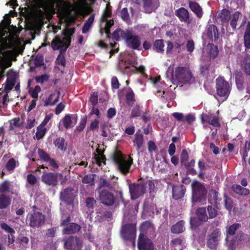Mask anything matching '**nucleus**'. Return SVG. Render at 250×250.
Here are the masks:
<instances>
[{
	"mask_svg": "<svg viewBox=\"0 0 250 250\" xmlns=\"http://www.w3.org/2000/svg\"><path fill=\"white\" fill-rule=\"evenodd\" d=\"M9 23H0V80L4 76V70L12 64L11 56L9 51L14 41V33H9Z\"/></svg>",
	"mask_w": 250,
	"mask_h": 250,
	"instance_id": "f257e3e1",
	"label": "nucleus"
},
{
	"mask_svg": "<svg viewBox=\"0 0 250 250\" xmlns=\"http://www.w3.org/2000/svg\"><path fill=\"white\" fill-rule=\"evenodd\" d=\"M113 36L116 41L124 40L127 46L133 49H137L141 44L139 37L129 30L117 29L114 32Z\"/></svg>",
	"mask_w": 250,
	"mask_h": 250,
	"instance_id": "f03ea898",
	"label": "nucleus"
},
{
	"mask_svg": "<svg viewBox=\"0 0 250 250\" xmlns=\"http://www.w3.org/2000/svg\"><path fill=\"white\" fill-rule=\"evenodd\" d=\"M173 83L178 84H191L195 82V78L191 71L188 68L178 67L172 75Z\"/></svg>",
	"mask_w": 250,
	"mask_h": 250,
	"instance_id": "7ed1b4c3",
	"label": "nucleus"
},
{
	"mask_svg": "<svg viewBox=\"0 0 250 250\" xmlns=\"http://www.w3.org/2000/svg\"><path fill=\"white\" fill-rule=\"evenodd\" d=\"M56 31L54 30L53 32H49L47 33L45 37V41L47 43H50L49 40H51L50 37H53L51 42V46L53 50H59L61 53L66 51L70 43V38L66 35H63L62 37L54 36Z\"/></svg>",
	"mask_w": 250,
	"mask_h": 250,
	"instance_id": "20e7f679",
	"label": "nucleus"
},
{
	"mask_svg": "<svg viewBox=\"0 0 250 250\" xmlns=\"http://www.w3.org/2000/svg\"><path fill=\"white\" fill-rule=\"evenodd\" d=\"M129 188L131 199L135 200L143 195L147 191H153L155 185L152 181H149L145 183L131 184L129 185Z\"/></svg>",
	"mask_w": 250,
	"mask_h": 250,
	"instance_id": "39448f33",
	"label": "nucleus"
},
{
	"mask_svg": "<svg viewBox=\"0 0 250 250\" xmlns=\"http://www.w3.org/2000/svg\"><path fill=\"white\" fill-rule=\"evenodd\" d=\"M17 79V73L12 70L7 73L6 83L2 84L0 88V108L2 107L8 102V93L15 84Z\"/></svg>",
	"mask_w": 250,
	"mask_h": 250,
	"instance_id": "423d86ee",
	"label": "nucleus"
},
{
	"mask_svg": "<svg viewBox=\"0 0 250 250\" xmlns=\"http://www.w3.org/2000/svg\"><path fill=\"white\" fill-rule=\"evenodd\" d=\"M135 64V59L128 56L125 61H120L118 64V69L124 74H127L134 70H137L143 74L145 70V67L144 66L137 67Z\"/></svg>",
	"mask_w": 250,
	"mask_h": 250,
	"instance_id": "0eeeda50",
	"label": "nucleus"
},
{
	"mask_svg": "<svg viewBox=\"0 0 250 250\" xmlns=\"http://www.w3.org/2000/svg\"><path fill=\"white\" fill-rule=\"evenodd\" d=\"M113 160L118 169L123 173H127L132 163L130 157H124L121 152L116 151L113 155Z\"/></svg>",
	"mask_w": 250,
	"mask_h": 250,
	"instance_id": "6e6552de",
	"label": "nucleus"
},
{
	"mask_svg": "<svg viewBox=\"0 0 250 250\" xmlns=\"http://www.w3.org/2000/svg\"><path fill=\"white\" fill-rule=\"evenodd\" d=\"M192 202H201L206 199L207 190L201 183L195 181L192 184Z\"/></svg>",
	"mask_w": 250,
	"mask_h": 250,
	"instance_id": "1a4fd4ad",
	"label": "nucleus"
},
{
	"mask_svg": "<svg viewBox=\"0 0 250 250\" xmlns=\"http://www.w3.org/2000/svg\"><path fill=\"white\" fill-rule=\"evenodd\" d=\"M216 88L217 95L222 98L223 100H226L230 90V86L229 83L223 77H220L216 79Z\"/></svg>",
	"mask_w": 250,
	"mask_h": 250,
	"instance_id": "9d476101",
	"label": "nucleus"
},
{
	"mask_svg": "<svg viewBox=\"0 0 250 250\" xmlns=\"http://www.w3.org/2000/svg\"><path fill=\"white\" fill-rule=\"evenodd\" d=\"M62 178V175L59 173L45 172L42 176V180L46 185L54 187Z\"/></svg>",
	"mask_w": 250,
	"mask_h": 250,
	"instance_id": "9b49d317",
	"label": "nucleus"
},
{
	"mask_svg": "<svg viewBox=\"0 0 250 250\" xmlns=\"http://www.w3.org/2000/svg\"><path fill=\"white\" fill-rule=\"evenodd\" d=\"M136 233V227L134 224H127L123 227L121 230V235L125 240L132 241L133 245L135 246V237Z\"/></svg>",
	"mask_w": 250,
	"mask_h": 250,
	"instance_id": "f8f14e48",
	"label": "nucleus"
},
{
	"mask_svg": "<svg viewBox=\"0 0 250 250\" xmlns=\"http://www.w3.org/2000/svg\"><path fill=\"white\" fill-rule=\"evenodd\" d=\"M30 226L32 227H40L44 224V216L38 211H34L29 215Z\"/></svg>",
	"mask_w": 250,
	"mask_h": 250,
	"instance_id": "ddd939ff",
	"label": "nucleus"
},
{
	"mask_svg": "<svg viewBox=\"0 0 250 250\" xmlns=\"http://www.w3.org/2000/svg\"><path fill=\"white\" fill-rule=\"evenodd\" d=\"M200 118L202 124L208 123L209 125L215 127H219L220 126L219 118L210 113H203L201 115Z\"/></svg>",
	"mask_w": 250,
	"mask_h": 250,
	"instance_id": "4468645a",
	"label": "nucleus"
},
{
	"mask_svg": "<svg viewBox=\"0 0 250 250\" xmlns=\"http://www.w3.org/2000/svg\"><path fill=\"white\" fill-rule=\"evenodd\" d=\"M139 250H153L154 245L152 241L148 239L144 234L140 233L138 243Z\"/></svg>",
	"mask_w": 250,
	"mask_h": 250,
	"instance_id": "2eb2a0df",
	"label": "nucleus"
},
{
	"mask_svg": "<svg viewBox=\"0 0 250 250\" xmlns=\"http://www.w3.org/2000/svg\"><path fill=\"white\" fill-rule=\"evenodd\" d=\"M75 193V190L72 188H68L63 189L61 192L60 199L61 201L70 204L73 202Z\"/></svg>",
	"mask_w": 250,
	"mask_h": 250,
	"instance_id": "dca6fc26",
	"label": "nucleus"
},
{
	"mask_svg": "<svg viewBox=\"0 0 250 250\" xmlns=\"http://www.w3.org/2000/svg\"><path fill=\"white\" fill-rule=\"evenodd\" d=\"M241 227V224L238 223L233 224L232 225L227 227V233L230 235H233L236 231L237 232V239L239 241H244L248 238V236L241 232H238V229Z\"/></svg>",
	"mask_w": 250,
	"mask_h": 250,
	"instance_id": "f3484780",
	"label": "nucleus"
},
{
	"mask_svg": "<svg viewBox=\"0 0 250 250\" xmlns=\"http://www.w3.org/2000/svg\"><path fill=\"white\" fill-rule=\"evenodd\" d=\"M82 241L77 238L70 237L64 243V247L69 250H81Z\"/></svg>",
	"mask_w": 250,
	"mask_h": 250,
	"instance_id": "a211bd4d",
	"label": "nucleus"
},
{
	"mask_svg": "<svg viewBox=\"0 0 250 250\" xmlns=\"http://www.w3.org/2000/svg\"><path fill=\"white\" fill-rule=\"evenodd\" d=\"M101 202L107 206H112L115 202L114 196L109 191L104 190L102 191L99 196Z\"/></svg>",
	"mask_w": 250,
	"mask_h": 250,
	"instance_id": "6ab92c4d",
	"label": "nucleus"
},
{
	"mask_svg": "<svg viewBox=\"0 0 250 250\" xmlns=\"http://www.w3.org/2000/svg\"><path fill=\"white\" fill-rule=\"evenodd\" d=\"M70 219L69 217H67L66 220L62 221V225L66 226L63 229V232L64 234H71L78 232L80 229V227L75 223L68 224Z\"/></svg>",
	"mask_w": 250,
	"mask_h": 250,
	"instance_id": "aec40b11",
	"label": "nucleus"
},
{
	"mask_svg": "<svg viewBox=\"0 0 250 250\" xmlns=\"http://www.w3.org/2000/svg\"><path fill=\"white\" fill-rule=\"evenodd\" d=\"M220 233L218 229H215L209 236L208 245L210 249H214L218 245Z\"/></svg>",
	"mask_w": 250,
	"mask_h": 250,
	"instance_id": "412c9836",
	"label": "nucleus"
},
{
	"mask_svg": "<svg viewBox=\"0 0 250 250\" xmlns=\"http://www.w3.org/2000/svg\"><path fill=\"white\" fill-rule=\"evenodd\" d=\"M110 11L108 9L107 7H106L103 15L102 20L103 21H106L105 26L103 30H104L105 33L107 35L110 34V28L113 25L114 23L112 20H107L108 18L110 17Z\"/></svg>",
	"mask_w": 250,
	"mask_h": 250,
	"instance_id": "4be33fe9",
	"label": "nucleus"
},
{
	"mask_svg": "<svg viewBox=\"0 0 250 250\" xmlns=\"http://www.w3.org/2000/svg\"><path fill=\"white\" fill-rule=\"evenodd\" d=\"M77 117L76 115H66L62 119V124L66 129L74 126L77 123Z\"/></svg>",
	"mask_w": 250,
	"mask_h": 250,
	"instance_id": "5701e85b",
	"label": "nucleus"
},
{
	"mask_svg": "<svg viewBox=\"0 0 250 250\" xmlns=\"http://www.w3.org/2000/svg\"><path fill=\"white\" fill-rule=\"evenodd\" d=\"M186 188L183 186H173L172 188L173 197L175 200L182 198L185 193Z\"/></svg>",
	"mask_w": 250,
	"mask_h": 250,
	"instance_id": "b1692460",
	"label": "nucleus"
},
{
	"mask_svg": "<svg viewBox=\"0 0 250 250\" xmlns=\"http://www.w3.org/2000/svg\"><path fill=\"white\" fill-rule=\"evenodd\" d=\"M100 183V187H106L109 189L114 190L117 189L118 188L117 179L115 181H114L113 182H108L107 180L104 178H101Z\"/></svg>",
	"mask_w": 250,
	"mask_h": 250,
	"instance_id": "393cba45",
	"label": "nucleus"
},
{
	"mask_svg": "<svg viewBox=\"0 0 250 250\" xmlns=\"http://www.w3.org/2000/svg\"><path fill=\"white\" fill-rule=\"evenodd\" d=\"M176 15L179 18L181 21L188 22L189 20V14L187 10L184 8H180L176 11Z\"/></svg>",
	"mask_w": 250,
	"mask_h": 250,
	"instance_id": "a878e982",
	"label": "nucleus"
},
{
	"mask_svg": "<svg viewBox=\"0 0 250 250\" xmlns=\"http://www.w3.org/2000/svg\"><path fill=\"white\" fill-rule=\"evenodd\" d=\"M60 96V92H55L51 94L44 102V106L53 105L58 101Z\"/></svg>",
	"mask_w": 250,
	"mask_h": 250,
	"instance_id": "bb28decb",
	"label": "nucleus"
},
{
	"mask_svg": "<svg viewBox=\"0 0 250 250\" xmlns=\"http://www.w3.org/2000/svg\"><path fill=\"white\" fill-rule=\"evenodd\" d=\"M207 35L209 39L216 40L218 37V33L216 27L214 25H208L207 29Z\"/></svg>",
	"mask_w": 250,
	"mask_h": 250,
	"instance_id": "cd10ccee",
	"label": "nucleus"
},
{
	"mask_svg": "<svg viewBox=\"0 0 250 250\" xmlns=\"http://www.w3.org/2000/svg\"><path fill=\"white\" fill-rule=\"evenodd\" d=\"M11 202V198L3 194H0V209H4L9 206Z\"/></svg>",
	"mask_w": 250,
	"mask_h": 250,
	"instance_id": "c85d7f7f",
	"label": "nucleus"
},
{
	"mask_svg": "<svg viewBox=\"0 0 250 250\" xmlns=\"http://www.w3.org/2000/svg\"><path fill=\"white\" fill-rule=\"evenodd\" d=\"M244 42L247 49H250V21L247 23L244 34Z\"/></svg>",
	"mask_w": 250,
	"mask_h": 250,
	"instance_id": "c756f323",
	"label": "nucleus"
},
{
	"mask_svg": "<svg viewBox=\"0 0 250 250\" xmlns=\"http://www.w3.org/2000/svg\"><path fill=\"white\" fill-rule=\"evenodd\" d=\"M241 16L242 14L239 12H235L231 15L229 18L230 25L233 30L236 29L238 20Z\"/></svg>",
	"mask_w": 250,
	"mask_h": 250,
	"instance_id": "7c9ffc66",
	"label": "nucleus"
},
{
	"mask_svg": "<svg viewBox=\"0 0 250 250\" xmlns=\"http://www.w3.org/2000/svg\"><path fill=\"white\" fill-rule=\"evenodd\" d=\"M86 206L87 209L86 213L87 217L93 212V209L96 204V200L93 198H87L85 200Z\"/></svg>",
	"mask_w": 250,
	"mask_h": 250,
	"instance_id": "2f4dec72",
	"label": "nucleus"
},
{
	"mask_svg": "<svg viewBox=\"0 0 250 250\" xmlns=\"http://www.w3.org/2000/svg\"><path fill=\"white\" fill-rule=\"evenodd\" d=\"M97 154H94V161L99 166H102V164H105V158L103 155V152L98 148L96 149Z\"/></svg>",
	"mask_w": 250,
	"mask_h": 250,
	"instance_id": "473e14b6",
	"label": "nucleus"
},
{
	"mask_svg": "<svg viewBox=\"0 0 250 250\" xmlns=\"http://www.w3.org/2000/svg\"><path fill=\"white\" fill-rule=\"evenodd\" d=\"M205 49L210 58L214 59L218 55L217 48L212 44H208Z\"/></svg>",
	"mask_w": 250,
	"mask_h": 250,
	"instance_id": "72a5a7b5",
	"label": "nucleus"
},
{
	"mask_svg": "<svg viewBox=\"0 0 250 250\" xmlns=\"http://www.w3.org/2000/svg\"><path fill=\"white\" fill-rule=\"evenodd\" d=\"M184 225V222L183 221L177 222L172 226L171 228V232L173 233H180L183 232L185 229Z\"/></svg>",
	"mask_w": 250,
	"mask_h": 250,
	"instance_id": "f704fd0d",
	"label": "nucleus"
},
{
	"mask_svg": "<svg viewBox=\"0 0 250 250\" xmlns=\"http://www.w3.org/2000/svg\"><path fill=\"white\" fill-rule=\"evenodd\" d=\"M9 127L10 130H14L16 128H19L23 124V121L19 118H15L9 121Z\"/></svg>",
	"mask_w": 250,
	"mask_h": 250,
	"instance_id": "c9c22d12",
	"label": "nucleus"
},
{
	"mask_svg": "<svg viewBox=\"0 0 250 250\" xmlns=\"http://www.w3.org/2000/svg\"><path fill=\"white\" fill-rule=\"evenodd\" d=\"M154 228L153 225L149 221H146L142 224L140 227V230L142 234L144 233L151 232L154 231Z\"/></svg>",
	"mask_w": 250,
	"mask_h": 250,
	"instance_id": "e433bc0d",
	"label": "nucleus"
},
{
	"mask_svg": "<svg viewBox=\"0 0 250 250\" xmlns=\"http://www.w3.org/2000/svg\"><path fill=\"white\" fill-rule=\"evenodd\" d=\"M189 6L191 10L194 12L198 17H201L202 16V9L198 3L190 1L189 2Z\"/></svg>",
	"mask_w": 250,
	"mask_h": 250,
	"instance_id": "4c0bfd02",
	"label": "nucleus"
},
{
	"mask_svg": "<svg viewBox=\"0 0 250 250\" xmlns=\"http://www.w3.org/2000/svg\"><path fill=\"white\" fill-rule=\"evenodd\" d=\"M197 215L199 219L203 221H207L208 216L207 214V211L205 208H201L197 210Z\"/></svg>",
	"mask_w": 250,
	"mask_h": 250,
	"instance_id": "58836bf2",
	"label": "nucleus"
},
{
	"mask_svg": "<svg viewBox=\"0 0 250 250\" xmlns=\"http://www.w3.org/2000/svg\"><path fill=\"white\" fill-rule=\"evenodd\" d=\"M134 143L137 149L139 150L141 148L144 143L143 135L141 133H136L134 140Z\"/></svg>",
	"mask_w": 250,
	"mask_h": 250,
	"instance_id": "ea45409f",
	"label": "nucleus"
},
{
	"mask_svg": "<svg viewBox=\"0 0 250 250\" xmlns=\"http://www.w3.org/2000/svg\"><path fill=\"white\" fill-rule=\"evenodd\" d=\"M233 191L241 195H247L249 194V190L247 188H242L240 185H235L232 186Z\"/></svg>",
	"mask_w": 250,
	"mask_h": 250,
	"instance_id": "a19ab883",
	"label": "nucleus"
},
{
	"mask_svg": "<svg viewBox=\"0 0 250 250\" xmlns=\"http://www.w3.org/2000/svg\"><path fill=\"white\" fill-rule=\"evenodd\" d=\"M46 163V164L45 165H42L40 166V167L37 169V170L39 171L40 167L42 168H48V167H49L51 169L57 168L58 167V165L56 163V161L51 158L48 161V162Z\"/></svg>",
	"mask_w": 250,
	"mask_h": 250,
	"instance_id": "79ce46f5",
	"label": "nucleus"
},
{
	"mask_svg": "<svg viewBox=\"0 0 250 250\" xmlns=\"http://www.w3.org/2000/svg\"><path fill=\"white\" fill-rule=\"evenodd\" d=\"M94 21V16L93 15L91 16L88 20L85 22L83 28H82V33L83 34H85L88 32L89 29L91 28V25Z\"/></svg>",
	"mask_w": 250,
	"mask_h": 250,
	"instance_id": "37998d69",
	"label": "nucleus"
},
{
	"mask_svg": "<svg viewBox=\"0 0 250 250\" xmlns=\"http://www.w3.org/2000/svg\"><path fill=\"white\" fill-rule=\"evenodd\" d=\"M54 144L58 149L61 150H65L66 146L65 144V140L63 138L59 137L54 141Z\"/></svg>",
	"mask_w": 250,
	"mask_h": 250,
	"instance_id": "c03bdc74",
	"label": "nucleus"
},
{
	"mask_svg": "<svg viewBox=\"0 0 250 250\" xmlns=\"http://www.w3.org/2000/svg\"><path fill=\"white\" fill-rule=\"evenodd\" d=\"M18 165V162L15 159L11 158L7 162L5 168L8 171H13Z\"/></svg>",
	"mask_w": 250,
	"mask_h": 250,
	"instance_id": "a18cd8bd",
	"label": "nucleus"
},
{
	"mask_svg": "<svg viewBox=\"0 0 250 250\" xmlns=\"http://www.w3.org/2000/svg\"><path fill=\"white\" fill-rule=\"evenodd\" d=\"M195 164V160H192L190 162L187 163L186 162L183 165L185 166L189 173L195 175L196 174V171L193 168Z\"/></svg>",
	"mask_w": 250,
	"mask_h": 250,
	"instance_id": "49530a36",
	"label": "nucleus"
},
{
	"mask_svg": "<svg viewBox=\"0 0 250 250\" xmlns=\"http://www.w3.org/2000/svg\"><path fill=\"white\" fill-rule=\"evenodd\" d=\"M235 82L237 87L238 89L241 90L243 88L244 78L241 73H237L235 76Z\"/></svg>",
	"mask_w": 250,
	"mask_h": 250,
	"instance_id": "de8ad7c7",
	"label": "nucleus"
},
{
	"mask_svg": "<svg viewBox=\"0 0 250 250\" xmlns=\"http://www.w3.org/2000/svg\"><path fill=\"white\" fill-rule=\"evenodd\" d=\"M46 132V128L40 125L37 128V132L36 133V137L37 139L40 140L44 136Z\"/></svg>",
	"mask_w": 250,
	"mask_h": 250,
	"instance_id": "09e8293b",
	"label": "nucleus"
},
{
	"mask_svg": "<svg viewBox=\"0 0 250 250\" xmlns=\"http://www.w3.org/2000/svg\"><path fill=\"white\" fill-rule=\"evenodd\" d=\"M230 16L229 11L227 9H223L220 15L221 20L223 22L228 21Z\"/></svg>",
	"mask_w": 250,
	"mask_h": 250,
	"instance_id": "8fccbe9b",
	"label": "nucleus"
},
{
	"mask_svg": "<svg viewBox=\"0 0 250 250\" xmlns=\"http://www.w3.org/2000/svg\"><path fill=\"white\" fill-rule=\"evenodd\" d=\"M11 185L10 182L4 181L0 184V192L3 193L8 192L10 190Z\"/></svg>",
	"mask_w": 250,
	"mask_h": 250,
	"instance_id": "3c124183",
	"label": "nucleus"
},
{
	"mask_svg": "<svg viewBox=\"0 0 250 250\" xmlns=\"http://www.w3.org/2000/svg\"><path fill=\"white\" fill-rule=\"evenodd\" d=\"M62 3L64 14V16L67 18L69 16L70 13L72 9V6L70 3H67L65 2H63Z\"/></svg>",
	"mask_w": 250,
	"mask_h": 250,
	"instance_id": "603ef678",
	"label": "nucleus"
},
{
	"mask_svg": "<svg viewBox=\"0 0 250 250\" xmlns=\"http://www.w3.org/2000/svg\"><path fill=\"white\" fill-rule=\"evenodd\" d=\"M94 175L92 174L85 175L82 180V182L84 184H87L90 185L94 184Z\"/></svg>",
	"mask_w": 250,
	"mask_h": 250,
	"instance_id": "864d4df0",
	"label": "nucleus"
},
{
	"mask_svg": "<svg viewBox=\"0 0 250 250\" xmlns=\"http://www.w3.org/2000/svg\"><path fill=\"white\" fill-rule=\"evenodd\" d=\"M38 153L40 158L45 162H48V161L51 158L42 149H39Z\"/></svg>",
	"mask_w": 250,
	"mask_h": 250,
	"instance_id": "5fc2aeb1",
	"label": "nucleus"
},
{
	"mask_svg": "<svg viewBox=\"0 0 250 250\" xmlns=\"http://www.w3.org/2000/svg\"><path fill=\"white\" fill-rule=\"evenodd\" d=\"M243 69L247 75H250V58L245 60L243 64Z\"/></svg>",
	"mask_w": 250,
	"mask_h": 250,
	"instance_id": "6e6d98bb",
	"label": "nucleus"
},
{
	"mask_svg": "<svg viewBox=\"0 0 250 250\" xmlns=\"http://www.w3.org/2000/svg\"><path fill=\"white\" fill-rule=\"evenodd\" d=\"M154 46L157 49L158 51H163L164 46L163 41L162 40H156L154 42Z\"/></svg>",
	"mask_w": 250,
	"mask_h": 250,
	"instance_id": "4d7b16f0",
	"label": "nucleus"
},
{
	"mask_svg": "<svg viewBox=\"0 0 250 250\" xmlns=\"http://www.w3.org/2000/svg\"><path fill=\"white\" fill-rule=\"evenodd\" d=\"M207 210L210 218H214L217 214L216 210L211 206H208Z\"/></svg>",
	"mask_w": 250,
	"mask_h": 250,
	"instance_id": "13d9d810",
	"label": "nucleus"
},
{
	"mask_svg": "<svg viewBox=\"0 0 250 250\" xmlns=\"http://www.w3.org/2000/svg\"><path fill=\"white\" fill-rule=\"evenodd\" d=\"M225 204L226 208L230 211L233 208L232 201L230 199L225 196Z\"/></svg>",
	"mask_w": 250,
	"mask_h": 250,
	"instance_id": "bf43d9fd",
	"label": "nucleus"
},
{
	"mask_svg": "<svg viewBox=\"0 0 250 250\" xmlns=\"http://www.w3.org/2000/svg\"><path fill=\"white\" fill-rule=\"evenodd\" d=\"M188 158V155L186 150L184 149L182 150L181 156V162L182 164L186 163Z\"/></svg>",
	"mask_w": 250,
	"mask_h": 250,
	"instance_id": "052dcab7",
	"label": "nucleus"
},
{
	"mask_svg": "<svg viewBox=\"0 0 250 250\" xmlns=\"http://www.w3.org/2000/svg\"><path fill=\"white\" fill-rule=\"evenodd\" d=\"M134 98V94L132 91H129L126 96V99L129 104L132 103Z\"/></svg>",
	"mask_w": 250,
	"mask_h": 250,
	"instance_id": "680f3d73",
	"label": "nucleus"
},
{
	"mask_svg": "<svg viewBox=\"0 0 250 250\" xmlns=\"http://www.w3.org/2000/svg\"><path fill=\"white\" fill-rule=\"evenodd\" d=\"M121 17L124 21H128L129 19V14L126 8H125L122 10L121 12Z\"/></svg>",
	"mask_w": 250,
	"mask_h": 250,
	"instance_id": "e2e57ef3",
	"label": "nucleus"
},
{
	"mask_svg": "<svg viewBox=\"0 0 250 250\" xmlns=\"http://www.w3.org/2000/svg\"><path fill=\"white\" fill-rule=\"evenodd\" d=\"M1 228L4 230L5 231L10 233V234H13L15 232V230L10 228L9 226H8L5 223H2L1 225Z\"/></svg>",
	"mask_w": 250,
	"mask_h": 250,
	"instance_id": "0e129e2a",
	"label": "nucleus"
},
{
	"mask_svg": "<svg viewBox=\"0 0 250 250\" xmlns=\"http://www.w3.org/2000/svg\"><path fill=\"white\" fill-rule=\"evenodd\" d=\"M144 6L146 9V12L150 13L151 12V0H144Z\"/></svg>",
	"mask_w": 250,
	"mask_h": 250,
	"instance_id": "69168bd1",
	"label": "nucleus"
},
{
	"mask_svg": "<svg viewBox=\"0 0 250 250\" xmlns=\"http://www.w3.org/2000/svg\"><path fill=\"white\" fill-rule=\"evenodd\" d=\"M27 180L28 183L32 185H35L37 182L36 177L31 174L27 175Z\"/></svg>",
	"mask_w": 250,
	"mask_h": 250,
	"instance_id": "338daca9",
	"label": "nucleus"
},
{
	"mask_svg": "<svg viewBox=\"0 0 250 250\" xmlns=\"http://www.w3.org/2000/svg\"><path fill=\"white\" fill-rule=\"evenodd\" d=\"M172 116L178 121H185V116L181 113L175 112L172 114Z\"/></svg>",
	"mask_w": 250,
	"mask_h": 250,
	"instance_id": "774afa93",
	"label": "nucleus"
}]
</instances>
